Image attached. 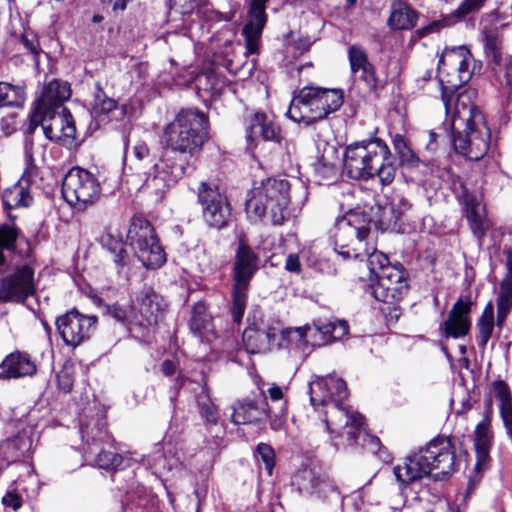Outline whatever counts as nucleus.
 Segmentation results:
<instances>
[{"mask_svg":"<svg viewBox=\"0 0 512 512\" xmlns=\"http://www.w3.org/2000/svg\"><path fill=\"white\" fill-rule=\"evenodd\" d=\"M58 385L63 392H70L73 387V381L71 376L67 372L60 373L58 375Z\"/></svg>","mask_w":512,"mask_h":512,"instance_id":"obj_57","label":"nucleus"},{"mask_svg":"<svg viewBox=\"0 0 512 512\" xmlns=\"http://www.w3.org/2000/svg\"><path fill=\"white\" fill-rule=\"evenodd\" d=\"M93 457L95 463L102 469L116 470L123 463V457L120 454L106 450V447L98 449V453L89 454Z\"/></svg>","mask_w":512,"mask_h":512,"instance_id":"obj_43","label":"nucleus"},{"mask_svg":"<svg viewBox=\"0 0 512 512\" xmlns=\"http://www.w3.org/2000/svg\"><path fill=\"white\" fill-rule=\"evenodd\" d=\"M194 8L192 0H171V9L180 14H189Z\"/></svg>","mask_w":512,"mask_h":512,"instance_id":"obj_54","label":"nucleus"},{"mask_svg":"<svg viewBox=\"0 0 512 512\" xmlns=\"http://www.w3.org/2000/svg\"><path fill=\"white\" fill-rule=\"evenodd\" d=\"M466 212L470 228L479 242H481L491 226L485 207L480 201L472 197L466 201Z\"/></svg>","mask_w":512,"mask_h":512,"instance_id":"obj_33","label":"nucleus"},{"mask_svg":"<svg viewBox=\"0 0 512 512\" xmlns=\"http://www.w3.org/2000/svg\"><path fill=\"white\" fill-rule=\"evenodd\" d=\"M342 104V90L306 86L293 97L286 114L294 122L308 125L337 111Z\"/></svg>","mask_w":512,"mask_h":512,"instance_id":"obj_5","label":"nucleus"},{"mask_svg":"<svg viewBox=\"0 0 512 512\" xmlns=\"http://www.w3.org/2000/svg\"><path fill=\"white\" fill-rule=\"evenodd\" d=\"M348 59L353 74L359 73L371 63L368 60L366 51L359 45H351L348 49Z\"/></svg>","mask_w":512,"mask_h":512,"instance_id":"obj_46","label":"nucleus"},{"mask_svg":"<svg viewBox=\"0 0 512 512\" xmlns=\"http://www.w3.org/2000/svg\"><path fill=\"white\" fill-rule=\"evenodd\" d=\"M497 306L512 309V288L500 286V293L497 299Z\"/></svg>","mask_w":512,"mask_h":512,"instance_id":"obj_55","label":"nucleus"},{"mask_svg":"<svg viewBox=\"0 0 512 512\" xmlns=\"http://www.w3.org/2000/svg\"><path fill=\"white\" fill-rule=\"evenodd\" d=\"M411 208L412 204L405 196L394 194L389 202V209L392 213V217L389 220L397 222Z\"/></svg>","mask_w":512,"mask_h":512,"instance_id":"obj_48","label":"nucleus"},{"mask_svg":"<svg viewBox=\"0 0 512 512\" xmlns=\"http://www.w3.org/2000/svg\"><path fill=\"white\" fill-rule=\"evenodd\" d=\"M290 184L287 180L267 178L254 186L246 202L247 213L256 218L267 217L274 225H281L286 218Z\"/></svg>","mask_w":512,"mask_h":512,"instance_id":"obj_6","label":"nucleus"},{"mask_svg":"<svg viewBox=\"0 0 512 512\" xmlns=\"http://www.w3.org/2000/svg\"><path fill=\"white\" fill-rule=\"evenodd\" d=\"M268 0H251L248 16L249 21L243 27L245 37V55L255 54L259 49V41L267 21L265 13Z\"/></svg>","mask_w":512,"mask_h":512,"instance_id":"obj_23","label":"nucleus"},{"mask_svg":"<svg viewBox=\"0 0 512 512\" xmlns=\"http://www.w3.org/2000/svg\"><path fill=\"white\" fill-rule=\"evenodd\" d=\"M392 145L401 166L407 168H415L418 166L420 159L411 148L408 140L403 135H393Z\"/></svg>","mask_w":512,"mask_h":512,"instance_id":"obj_38","label":"nucleus"},{"mask_svg":"<svg viewBox=\"0 0 512 512\" xmlns=\"http://www.w3.org/2000/svg\"><path fill=\"white\" fill-rule=\"evenodd\" d=\"M508 271L505 278L502 280L500 286L506 288H512V259L508 261Z\"/></svg>","mask_w":512,"mask_h":512,"instance_id":"obj_64","label":"nucleus"},{"mask_svg":"<svg viewBox=\"0 0 512 512\" xmlns=\"http://www.w3.org/2000/svg\"><path fill=\"white\" fill-rule=\"evenodd\" d=\"M39 125L50 141L66 144L71 143L75 138L76 127L67 108L60 111L33 110L29 117L27 132L32 134Z\"/></svg>","mask_w":512,"mask_h":512,"instance_id":"obj_13","label":"nucleus"},{"mask_svg":"<svg viewBox=\"0 0 512 512\" xmlns=\"http://www.w3.org/2000/svg\"><path fill=\"white\" fill-rule=\"evenodd\" d=\"M196 203L200 206L203 221L211 228L227 226L230 217V204L225 193L213 182L201 181L193 189Z\"/></svg>","mask_w":512,"mask_h":512,"instance_id":"obj_12","label":"nucleus"},{"mask_svg":"<svg viewBox=\"0 0 512 512\" xmlns=\"http://www.w3.org/2000/svg\"><path fill=\"white\" fill-rule=\"evenodd\" d=\"M71 96V89L67 82L52 80L43 89L41 97L33 110H63V103Z\"/></svg>","mask_w":512,"mask_h":512,"instance_id":"obj_29","label":"nucleus"},{"mask_svg":"<svg viewBox=\"0 0 512 512\" xmlns=\"http://www.w3.org/2000/svg\"><path fill=\"white\" fill-rule=\"evenodd\" d=\"M472 302L470 299H458L448 314L447 320L443 324L445 337L459 338L465 336L471 326L468 317L471 311Z\"/></svg>","mask_w":512,"mask_h":512,"instance_id":"obj_27","label":"nucleus"},{"mask_svg":"<svg viewBox=\"0 0 512 512\" xmlns=\"http://www.w3.org/2000/svg\"><path fill=\"white\" fill-rule=\"evenodd\" d=\"M81 436L84 442L86 455L98 453L102 447H112L114 439L106 429V421L101 418L92 419L81 427Z\"/></svg>","mask_w":512,"mask_h":512,"instance_id":"obj_26","label":"nucleus"},{"mask_svg":"<svg viewBox=\"0 0 512 512\" xmlns=\"http://www.w3.org/2000/svg\"><path fill=\"white\" fill-rule=\"evenodd\" d=\"M342 402L329 403L325 411V424L330 433L344 429L347 435L357 442L358 436L363 432L364 417L357 412H350L341 405Z\"/></svg>","mask_w":512,"mask_h":512,"instance_id":"obj_21","label":"nucleus"},{"mask_svg":"<svg viewBox=\"0 0 512 512\" xmlns=\"http://www.w3.org/2000/svg\"><path fill=\"white\" fill-rule=\"evenodd\" d=\"M21 43L30 53L34 55L38 54V47L35 43V37L33 35H31V37H29L28 34L22 35Z\"/></svg>","mask_w":512,"mask_h":512,"instance_id":"obj_60","label":"nucleus"},{"mask_svg":"<svg viewBox=\"0 0 512 512\" xmlns=\"http://www.w3.org/2000/svg\"><path fill=\"white\" fill-rule=\"evenodd\" d=\"M246 138L249 142L257 138L264 141L281 143L282 133L280 126L274 121L273 117L263 113L254 112L245 120Z\"/></svg>","mask_w":512,"mask_h":512,"instance_id":"obj_24","label":"nucleus"},{"mask_svg":"<svg viewBox=\"0 0 512 512\" xmlns=\"http://www.w3.org/2000/svg\"><path fill=\"white\" fill-rule=\"evenodd\" d=\"M446 26V22L444 20H435L429 23L428 25L420 28L418 30V34L420 37L426 36L428 34L438 32L440 29Z\"/></svg>","mask_w":512,"mask_h":512,"instance_id":"obj_56","label":"nucleus"},{"mask_svg":"<svg viewBox=\"0 0 512 512\" xmlns=\"http://www.w3.org/2000/svg\"><path fill=\"white\" fill-rule=\"evenodd\" d=\"M310 401L313 406L342 402L348 397L346 382L335 376L318 379L309 385Z\"/></svg>","mask_w":512,"mask_h":512,"instance_id":"obj_22","label":"nucleus"},{"mask_svg":"<svg viewBox=\"0 0 512 512\" xmlns=\"http://www.w3.org/2000/svg\"><path fill=\"white\" fill-rule=\"evenodd\" d=\"M372 294L378 301L393 303L399 301L408 290L407 275L402 266H392L377 274L372 284Z\"/></svg>","mask_w":512,"mask_h":512,"instance_id":"obj_20","label":"nucleus"},{"mask_svg":"<svg viewBox=\"0 0 512 512\" xmlns=\"http://www.w3.org/2000/svg\"><path fill=\"white\" fill-rule=\"evenodd\" d=\"M138 311L142 326L156 325L163 317L167 304L152 288H143L137 296Z\"/></svg>","mask_w":512,"mask_h":512,"instance_id":"obj_25","label":"nucleus"},{"mask_svg":"<svg viewBox=\"0 0 512 512\" xmlns=\"http://www.w3.org/2000/svg\"><path fill=\"white\" fill-rule=\"evenodd\" d=\"M32 196L23 180L18 181L13 186L7 188L3 192L2 202L8 216L11 220H15L16 216L10 213V210L21 207H29L32 203Z\"/></svg>","mask_w":512,"mask_h":512,"instance_id":"obj_34","label":"nucleus"},{"mask_svg":"<svg viewBox=\"0 0 512 512\" xmlns=\"http://www.w3.org/2000/svg\"><path fill=\"white\" fill-rule=\"evenodd\" d=\"M401 486L414 483L425 476L432 475L442 480L455 471V453L450 439L438 437L418 452L409 455L393 469Z\"/></svg>","mask_w":512,"mask_h":512,"instance_id":"obj_4","label":"nucleus"},{"mask_svg":"<svg viewBox=\"0 0 512 512\" xmlns=\"http://www.w3.org/2000/svg\"><path fill=\"white\" fill-rule=\"evenodd\" d=\"M91 114L100 124H105L122 120L126 109L124 106H119L114 99L109 98L100 87H97Z\"/></svg>","mask_w":512,"mask_h":512,"instance_id":"obj_28","label":"nucleus"},{"mask_svg":"<svg viewBox=\"0 0 512 512\" xmlns=\"http://www.w3.org/2000/svg\"><path fill=\"white\" fill-rule=\"evenodd\" d=\"M268 417V404L245 399L233 406L232 421L237 425L257 423Z\"/></svg>","mask_w":512,"mask_h":512,"instance_id":"obj_30","label":"nucleus"},{"mask_svg":"<svg viewBox=\"0 0 512 512\" xmlns=\"http://www.w3.org/2000/svg\"><path fill=\"white\" fill-rule=\"evenodd\" d=\"M208 135L206 115L194 110H181L163 133L165 147L157 162L153 164L144 182L146 189L162 200L186 174L188 162L171 156L170 152L194 156L205 143Z\"/></svg>","mask_w":512,"mask_h":512,"instance_id":"obj_1","label":"nucleus"},{"mask_svg":"<svg viewBox=\"0 0 512 512\" xmlns=\"http://www.w3.org/2000/svg\"><path fill=\"white\" fill-rule=\"evenodd\" d=\"M6 97L8 106L19 107L25 101V91L22 86L12 85L7 82H0Z\"/></svg>","mask_w":512,"mask_h":512,"instance_id":"obj_47","label":"nucleus"},{"mask_svg":"<svg viewBox=\"0 0 512 512\" xmlns=\"http://www.w3.org/2000/svg\"><path fill=\"white\" fill-rule=\"evenodd\" d=\"M417 23V13L406 3L396 2L392 5L388 24L395 30L412 29Z\"/></svg>","mask_w":512,"mask_h":512,"instance_id":"obj_37","label":"nucleus"},{"mask_svg":"<svg viewBox=\"0 0 512 512\" xmlns=\"http://www.w3.org/2000/svg\"><path fill=\"white\" fill-rule=\"evenodd\" d=\"M372 248L369 251V254L364 257L367 261V267L370 271V279L373 281V277L376 279L378 273H382V271L388 267H392L389 265L388 257L376 250L373 245H370Z\"/></svg>","mask_w":512,"mask_h":512,"instance_id":"obj_44","label":"nucleus"},{"mask_svg":"<svg viewBox=\"0 0 512 512\" xmlns=\"http://www.w3.org/2000/svg\"><path fill=\"white\" fill-rule=\"evenodd\" d=\"M211 326V317L207 313L206 306L203 303H197L192 312L190 321L191 331L201 337L204 331L209 330Z\"/></svg>","mask_w":512,"mask_h":512,"instance_id":"obj_42","label":"nucleus"},{"mask_svg":"<svg viewBox=\"0 0 512 512\" xmlns=\"http://www.w3.org/2000/svg\"><path fill=\"white\" fill-rule=\"evenodd\" d=\"M257 455L264 463L268 475H272L273 468L275 465V453L272 447L268 444L260 443L257 446Z\"/></svg>","mask_w":512,"mask_h":512,"instance_id":"obj_50","label":"nucleus"},{"mask_svg":"<svg viewBox=\"0 0 512 512\" xmlns=\"http://www.w3.org/2000/svg\"><path fill=\"white\" fill-rule=\"evenodd\" d=\"M100 243L113 255V261L118 268H123L128 264V250L118 232L113 231L110 227L106 228L100 237Z\"/></svg>","mask_w":512,"mask_h":512,"instance_id":"obj_35","label":"nucleus"},{"mask_svg":"<svg viewBox=\"0 0 512 512\" xmlns=\"http://www.w3.org/2000/svg\"><path fill=\"white\" fill-rule=\"evenodd\" d=\"M370 233L368 223L358 214H348L337 222L335 251L344 260H363L372 249L367 242Z\"/></svg>","mask_w":512,"mask_h":512,"instance_id":"obj_9","label":"nucleus"},{"mask_svg":"<svg viewBox=\"0 0 512 512\" xmlns=\"http://www.w3.org/2000/svg\"><path fill=\"white\" fill-rule=\"evenodd\" d=\"M4 379L31 376L36 373V365L27 353L19 351L10 353L1 362Z\"/></svg>","mask_w":512,"mask_h":512,"instance_id":"obj_32","label":"nucleus"},{"mask_svg":"<svg viewBox=\"0 0 512 512\" xmlns=\"http://www.w3.org/2000/svg\"><path fill=\"white\" fill-rule=\"evenodd\" d=\"M476 91L466 89L454 101L451 128L455 151L472 161L482 159L490 145L491 132L482 109L476 104Z\"/></svg>","mask_w":512,"mask_h":512,"instance_id":"obj_2","label":"nucleus"},{"mask_svg":"<svg viewBox=\"0 0 512 512\" xmlns=\"http://www.w3.org/2000/svg\"><path fill=\"white\" fill-rule=\"evenodd\" d=\"M57 331L64 343L73 348L88 340L96 330L97 317L73 309L56 320Z\"/></svg>","mask_w":512,"mask_h":512,"instance_id":"obj_17","label":"nucleus"},{"mask_svg":"<svg viewBox=\"0 0 512 512\" xmlns=\"http://www.w3.org/2000/svg\"><path fill=\"white\" fill-rule=\"evenodd\" d=\"M280 329V322L276 319H264L259 312L249 314L247 317V327L242 335L245 349L250 354L268 351Z\"/></svg>","mask_w":512,"mask_h":512,"instance_id":"obj_15","label":"nucleus"},{"mask_svg":"<svg viewBox=\"0 0 512 512\" xmlns=\"http://www.w3.org/2000/svg\"><path fill=\"white\" fill-rule=\"evenodd\" d=\"M493 389L496 398L500 402V415L503 420L507 435L512 442V396L508 385L504 381H495Z\"/></svg>","mask_w":512,"mask_h":512,"instance_id":"obj_36","label":"nucleus"},{"mask_svg":"<svg viewBox=\"0 0 512 512\" xmlns=\"http://www.w3.org/2000/svg\"><path fill=\"white\" fill-rule=\"evenodd\" d=\"M133 150L135 157L140 161L145 160L149 157L150 151L145 143L137 144Z\"/></svg>","mask_w":512,"mask_h":512,"instance_id":"obj_62","label":"nucleus"},{"mask_svg":"<svg viewBox=\"0 0 512 512\" xmlns=\"http://www.w3.org/2000/svg\"><path fill=\"white\" fill-rule=\"evenodd\" d=\"M281 413H282V415H275L274 417L270 418V427L274 431H279V430L283 429V427H284V423H285L284 413H285V410L283 408L281 409Z\"/></svg>","mask_w":512,"mask_h":512,"instance_id":"obj_61","label":"nucleus"},{"mask_svg":"<svg viewBox=\"0 0 512 512\" xmlns=\"http://www.w3.org/2000/svg\"><path fill=\"white\" fill-rule=\"evenodd\" d=\"M488 0H462L457 9L453 11V16L464 18L467 15L480 11Z\"/></svg>","mask_w":512,"mask_h":512,"instance_id":"obj_49","label":"nucleus"},{"mask_svg":"<svg viewBox=\"0 0 512 512\" xmlns=\"http://www.w3.org/2000/svg\"><path fill=\"white\" fill-rule=\"evenodd\" d=\"M269 397L272 401H279L283 398V389L280 386L272 385L268 389Z\"/></svg>","mask_w":512,"mask_h":512,"instance_id":"obj_63","label":"nucleus"},{"mask_svg":"<svg viewBox=\"0 0 512 512\" xmlns=\"http://www.w3.org/2000/svg\"><path fill=\"white\" fill-rule=\"evenodd\" d=\"M22 238L20 230L14 224H0V266L4 265L6 258L3 251H15L16 242Z\"/></svg>","mask_w":512,"mask_h":512,"instance_id":"obj_39","label":"nucleus"},{"mask_svg":"<svg viewBox=\"0 0 512 512\" xmlns=\"http://www.w3.org/2000/svg\"><path fill=\"white\" fill-rule=\"evenodd\" d=\"M127 238L137 258L147 269H156L165 263V252L155 234L154 227L148 220L142 217L132 218Z\"/></svg>","mask_w":512,"mask_h":512,"instance_id":"obj_10","label":"nucleus"},{"mask_svg":"<svg viewBox=\"0 0 512 512\" xmlns=\"http://www.w3.org/2000/svg\"><path fill=\"white\" fill-rule=\"evenodd\" d=\"M475 439H491L488 421H482L476 426Z\"/></svg>","mask_w":512,"mask_h":512,"instance_id":"obj_59","label":"nucleus"},{"mask_svg":"<svg viewBox=\"0 0 512 512\" xmlns=\"http://www.w3.org/2000/svg\"><path fill=\"white\" fill-rule=\"evenodd\" d=\"M196 402L202 417L210 423H217L218 411L206 389L197 395Z\"/></svg>","mask_w":512,"mask_h":512,"instance_id":"obj_45","label":"nucleus"},{"mask_svg":"<svg viewBox=\"0 0 512 512\" xmlns=\"http://www.w3.org/2000/svg\"><path fill=\"white\" fill-rule=\"evenodd\" d=\"M479 335V346L484 349L487 345L494 329V306L488 302L477 323Z\"/></svg>","mask_w":512,"mask_h":512,"instance_id":"obj_40","label":"nucleus"},{"mask_svg":"<svg viewBox=\"0 0 512 512\" xmlns=\"http://www.w3.org/2000/svg\"><path fill=\"white\" fill-rule=\"evenodd\" d=\"M107 313L109 316L122 324H135L139 326L143 325V321L140 320V317L133 305L113 304L107 307Z\"/></svg>","mask_w":512,"mask_h":512,"instance_id":"obj_41","label":"nucleus"},{"mask_svg":"<svg viewBox=\"0 0 512 512\" xmlns=\"http://www.w3.org/2000/svg\"><path fill=\"white\" fill-rule=\"evenodd\" d=\"M300 495L323 503H336L341 495L335 482L326 474L310 468L297 471L291 482Z\"/></svg>","mask_w":512,"mask_h":512,"instance_id":"obj_14","label":"nucleus"},{"mask_svg":"<svg viewBox=\"0 0 512 512\" xmlns=\"http://www.w3.org/2000/svg\"><path fill=\"white\" fill-rule=\"evenodd\" d=\"M474 445L477 455L476 468L480 469L489 459L491 439H474Z\"/></svg>","mask_w":512,"mask_h":512,"instance_id":"obj_51","label":"nucleus"},{"mask_svg":"<svg viewBox=\"0 0 512 512\" xmlns=\"http://www.w3.org/2000/svg\"><path fill=\"white\" fill-rule=\"evenodd\" d=\"M35 292L34 270L29 265H21L0 278V303L24 302Z\"/></svg>","mask_w":512,"mask_h":512,"instance_id":"obj_18","label":"nucleus"},{"mask_svg":"<svg viewBox=\"0 0 512 512\" xmlns=\"http://www.w3.org/2000/svg\"><path fill=\"white\" fill-rule=\"evenodd\" d=\"M343 167L351 179L369 180L378 177L384 186L391 184L397 173L390 148L380 138L347 146L343 155Z\"/></svg>","mask_w":512,"mask_h":512,"instance_id":"obj_3","label":"nucleus"},{"mask_svg":"<svg viewBox=\"0 0 512 512\" xmlns=\"http://www.w3.org/2000/svg\"><path fill=\"white\" fill-rule=\"evenodd\" d=\"M258 256L244 239L239 240L235 251L232 273V307L231 315L235 323L242 321L248 299L250 282L258 270Z\"/></svg>","mask_w":512,"mask_h":512,"instance_id":"obj_8","label":"nucleus"},{"mask_svg":"<svg viewBox=\"0 0 512 512\" xmlns=\"http://www.w3.org/2000/svg\"><path fill=\"white\" fill-rule=\"evenodd\" d=\"M320 155L314 163L315 174L321 180H333L337 175L338 150L335 145L328 142L318 143Z\"/></svg>","mask_w":512,"mask_h":512,"instance_id":"obj_31","label":"nucleus"},{"mask_svg":"<svg viewBox=\"0 0 512 512\" xmlns=\"http://www.w3.org/2000/svg\"><path fill=\"white\" fill-rule=\"evenodd\" d=\"M101 188L92 173L79 167L70 169L62 182L66 202L78 210H85L100 197Z\"/></svg>","mask_w":512,"mask_h":512,"instance_id":"obj_11","label":"nucleus"},{"mask_svg":"<svg viewBox=\"0 0 512 512\" xmlns=\"http://www.w3.org/2000/svg\"><path fill=\"white\" fill-rule=\"evenodd\" d=\"M285 269L289 272L299 273L301 271V264L299 257L296 254L288 255L285 262Z\"/></svg>","mask_w":512,"mask_h":512,"instance_id":"obj_58","label":"nucleus"},{"mask_svg":"<svg viewBox=\"0 0 512 512\" xmlns=\"http://www.w3.org/2000/svg\"><path fill=\"white\" fill-rule=\"evenodd\" d=\"M290 341H296L299 345L324 346L332 341L339 340L348 333L346 321H334L313 326L287 328L283 331Z\"/></svg>","mask_w":512,"mask_h":512,"instance_id":"obj_16","label":"nucleus"},{"mask_svg":"<svg viewBox=\"0 0 512 512\" xmlns=\"http://www.w3.org/2000/svg\"><path fill=\"white\" fill-rule=\"evenodd\" d=\"M360 79L366 83L369 91L371 92H377L378 90V80L376 77L375 69L372 64L368 65V67H365L361 71H359Z\"/></svg>","mask_w":512,"mask_h":512,"instance_id":"obj_52","label":"nucleus"},{"mask_svg":"<svg viewBox=\"0 0 512 512\" xmlns=\"http://www.w3.org/2000/svg\"><path fill=\"white\" fill-rule=\"evenodd\" d=\"M475 70V60L465 46L446 47L438 61V76L442 85V100L446 112L450 111L451 99L447 90L458 89L466 84Z\"/></svg>","mask_w":512,"mask_h":512,"instance_id":"obj_7","label":"nucleus"},{"mask_svg":"<svg viewBox=\"0 0 512 512\" xmlns=\"http://www.w3.org/2000/svg\"><path fill=\"white\" fill-rule=\"evenodd\" d=\"M16 118V113H10L1 119L0 127L5 135L8 136L17 130Z\"/></svg>","mask_w":512,"mask_h":512,"instance_id":"obj_53","label":"nucleus"},{"mask_svg":"<svg viewBox=\"0 0 512 512\" xmlns=\"http://www.w3.org/2000/svg\"><path fill=\"white\" fill-rule=\"evenodd\" d=\"M484 46L495 80L501 92L510 98L512 96V57L502 54L500 41L496 33L491 30L484 32Z\"/></svg>","mask_w":512,"mask_h":512,"instance_id":"obj_19","label":"nucleus"}]
</instances>
